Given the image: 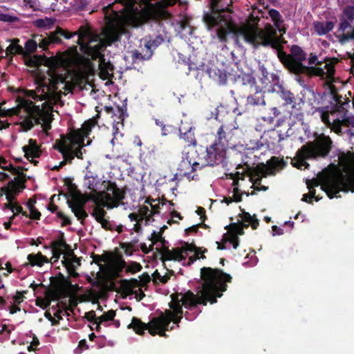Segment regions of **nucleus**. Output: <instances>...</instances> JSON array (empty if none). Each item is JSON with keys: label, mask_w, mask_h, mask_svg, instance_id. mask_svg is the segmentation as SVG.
<instances>
[{"label": "nucleus", "mask_w": 354, "mask_h": 354, "mask_svg": "<svg viewBox=\"0 0 354 354\" xmlns=\"http://www.w3.org/2000/svg\"><path fill=\"white\" fill-rule=\"evenodd\" d=\"M201 277L203 280L201 288L195 295L188 290L185 293L177 294L173 297L177 308L172 310H181L205 305L207 302L213 304L217 297L222 296V292L227 289L226 282H231L232 277L217 268L204 267L201 269Z\"/></svg>", "instance_id": "1"}, {"label": "nucleus", "mask_w": 354, "mask_h": 354, "mask_svg": "<svg viewBox=\"0 0 354 354\" xmlns=\"http://www.w3.org/2000/svg\"><path fill=\"white\" fill-rule=\"evenodd\" d=\"M178 1L160 0L157 3V7L146 15L144 23L149 27L150 33L145 44V48L151 50L153 53L160 45L169 41V36L162 20L168 19L171 17L166 8L174 5Z\"/></svg>", "instance_id": "2"}, {"label": "nucleus", "mask_w": 354, "mask_h": 354, "mask_svg": "<svg viewBox=\"0 0 354 354\" xmlns=\"http://www.w3.org/2000/svg\"><path fill=\"white\" fill-rule=\"evenodd\" d=\"M306 53L297 45H292L290 54H286L282 50L278 51V57L284 66L292 73L299 75L304 73L308 76H318L322 79L330 81L335 74V68L330 64H326L324 68L307 66L302 64L306 59Z\"/></svg>", "instance_id": "3"}, {"label": "nucleus", "mask_w": 354, "mask_h": 354, "mask_svg": "<svg viewBox=\"0 0 354 354\" xmlns=\"http://www.w3.org/2000/svg\"><path fill=\"white\" fill-rule=\"evenodd\" d=\"M184 311H160L158 316L150 319L148 323H144L139 318L133 317L131 322L127 326L139 335H143L145 330L155 336L158 335L160 337H166V331L171 330L174 324H177L183 315Z\"/></svg>", "instance_id": "4"}, {"label": "nucleus", "mask_w": 354, "mask_h": 354, "mask_svg": "<svg viewBox=\"0 0 354 354\" xmlns=\"http://www.w3.org/2000/svg\"><path fill=\"white\" fill-rule=\"evenodd\" d=\"M50 85L46 83L40 84L34 91L32 96L35 100H46V102L42 104V109H52L51 106L47 107V103L50 104H59L60 106L64 105L62 100V95L67 93H73L74 84L70 82H67L62 75H54L48 80Z\"/></svg>", "instance_id": "5"}, {"label": "nucleus", "mask_w": 354, "mask_h": 354, "mask_svg": "<svg viewBox=\"0 0 354 354\" xmlns=\"http://www.w3.org/2000/svg\"><path fill=\"white\" fill-rule=\"evenodd\" d=\"M334 100L335 104L326 107V111H324V108L318 109L321 113L322 120L337 133L342 132V127L354 129V115L349 113L346 108V106H349L350 101H343L342 97L339 95H335Z\"/></svg>", "instance_id": "6"}, {"label": "nucleus", "mask_w": 354, "mask_h": 354, "mask_svg": "<svg viewBox=\"0 0 354 354\" xmlns=\"http://www.w3.org/2000/svg\"><path fill=\"white\" fill-rule=\"evenodd\" d=\"M75 35V33H71L57 27L55 31L50 32L46 37H41V36L38 39V44L35 40H27L25 43V53L22 55L26 59L27 64L31 66H38L41 64L50 65V61L45 55H34L31 57L30 54L36 50L37 46L43 50H46L50 45L61 43V37L71 39Z\"/></svg>", "instance_id": "7"}, {"label": "nucleus", "mask_w": 354, "mask_h": 354, "mask_svg": "<svg viewBox=\"0 0 354 354\" xmlns=\"http://www.w3.org/2000/svg\"><path fill=\"white\" fill-rule=\"evenodd\" d=\"M235 34L236 42L242 39L255 48L263 46L278 49L279 46L277 30L270 24L266 25L264 28L251 25L243 26L236 30Z\"/></svg>", "instance_id": "8"}, {"label": "nucleus", "mask_w": 354, "mask_h": 354, "mask_svg": "<svg viewBox=\"0 0 354 354\" xmlns=\"http://www.w3.org/2000/svg\"><path fill=\"white\" fill-rule=\"evenodd\" d=\"M127 32V30L123 26L118 25L104 32V38L102 39L100 35L93 33L91 30L82 28L78 32V39L81 40L79 44L85 46L88 50L98 53L103 50L106 46L120 41L121 36Z\"/></svg>", "instance_id": "9"}, {"label": "nucleus", "mask_w": 354, "mask_h": 354, "mask_svg": "<svg viewBox=\"0 0 354 354\" xmlns=\"http://www.w3.org/2000/svg\"><path fill=\"white\" fill-rule=\"evenodd\" d=\"M332 145L331 139L324 135L313 142H308L297 151L295 157L292 160V166L300 169H302V167L308 169L309 164L306 160L325 158L330 153Z\"/></svg>", "instance_id": "10"}, {"label": "nucleus", "mask_w": 354, "mask_h": 354, "mask_svg": "<svg viewBox=\"0 0 354 354\" xmlns=\"http://www.w3.org/2000/svg\"><path fill=\"white\" fill-rule=\"evenodd\" d=\"M322 187L330 198L337 197V194L340 191L354 192V171L330 174L324 179Z\"/></svg>", "instance_id": "11"}, {"label": "nucleus", "mask_w": 354, "mask_h": 354, "mask_svg": "<svg viewBox=\"0 0 354 354\" xmlns=\"http://www.w3.org/2000/svg\"><path fill=\"white\" fill-rule=\"evenodd\" d=\"M152 235L154 236L153 238L158 241L159 240L162 243V250L160 253L162 254V260L164 261L165 260H175L178 261H181L186 259V256L188 254L187 252H194L195 254L189 258L187 266H190L192 264L196 259H199V254L201 252V248L196 246L194 244H189L188 243H185V245L181 248H178L174 250H171L168 247L165 245L167 242L162 238L161 236L156 234V232H153Z\"/></svg>", "instance_id": "12"}, {"label": "nucleus", "mask_w": 354, "mask_h": 354, "mask_svg": "<svg viewBox=\"0 0 354 354\" xmlns=\"http://www.w3.org/2000/svg\"><path fill=\"white\" fill-rule=\"evenodd\" d=\"M86 186L95 193L98 194L99 197H104L109 203L106 205L108 208H113L118 207L120 202L124 198L125 192L118 187L115 183L110 181H103L104 191L97 192V180L93 176H85Z\"/></svg>", "instance_id": "13"}, {"label": "nucleus", "mask_w": 354, "mask_h": 354, "mask_svg": "<svg viewBox=\"0 0 354 354\" xmlns=\"http://www.w3.org/2000/svg\"><path fill=\"white\" fill-rule=\"evenodd\" d=\"M72 288L71 283L66 281L64 286L60 288L57 292H53L50 290L45 288L44 294L46 299L41 300L37 299V305L41 308H46L50 306V300L59 295L65 299V302L68 301L69 306V307H65L62 310H73L72 308L76 307L78 303L82 302V300L79 297L71 294V289Z\"/></svg>", "instance_id": "14"}, {"label": "nucleus", "mask_w": 354, "mask_h": 354, "mask_svg": "<svg viewBox=\"0 0 354 354\" xmlns=\"http://www.w3.org/2000/svg\"><path fill=\"white\" fill-rule=\"evenodd\" d=\"M52 109H40L39 106L30 105L27 108V117L21 122V126L24 131L30 130L34 124L44 122L46 130L50 129L52 118Z\"/></svg>", "instance_id": "15"}, {"label": "nucleus", "mask_w": 354, "mask_h": 354, "mask_svg": "<svg viewBox=\"0 0 354 354\" xmlns=\"http://www.w3.org/2000/svg\"><path fill=\"white\" fill-rule=\"evenodd\" d=\"M88 201H93L96 203L97 198L83 194L79 190L74 192L71 200H67L68 207L79 220H83L88 216V214L84 210V206Z\"/></svg>", "instance_id": "16"}, {"label": "nucleus", "mask_w": 354, "mask_h": 354, "mask_svg": "<svg viewBox=\"0 0 354 354\" xmlns=\"http://www.w3.org/2000/svg\"><path fill=\"white\" fill-rule=\"evenodd\" d=\"M4 170H9L12 174L17 175V177L15 178L14 180H11L8 182L6 187H3L0 189L1 192H11L14 195L17 196L25 188L26 176L21 171L23 169L21 167H15L12 165H9L8 167H1Z\"/></svg>", "instance_id": "17"}, {"label": "nucleus", "mask_w": 354, "mask_h": 354, "mask_svg": "<svg viewBox=\"0 0 354 354\" xmlns=\"http://www.w3.org/2000/svg\"><path fill=\"white\" fill-rule=\"evenodd\" d=\"M205 157L207 165L214 166L223 162L225 158L226 147L224 145L214 142L207 148Z\"/></svg>", "instance_id": "18"}, {"label": "nucleus", "mask_w": 354, "mask_h": 354, "mask_svg": "<svg viewBox=\"0 0 354 354\" xmlns=\"http://www.w3.org/2000/svg\"><path fill=\"white\" fill-rule=\"evenodd\" d=\"M220 0H210V13H205L203 16V20L207 26H217L219 23H221L223 26L227 25V19H221V12H224L223 8L219 7Z\"/></svg>", "instance_id": "19"}, {"label": "nucleus", "mask_w": 354, "mask_h": 354, "mask_svg": "<svg viewBox=\"0 0 354 354\" xmlns=\"http://www.w3.org/2000/svg\"><path fill=\"white\" fill-rule=\"evenodd\" d=\"M239 98L245 100V105L248 106H265L266 104L265 91L259 85L253 88L250 92L239 97Z\"/></svg>", "instance_id": "20"}, {"label": "nucleus", "mask_w": 354, "mask_h": 354, "mask_svg": "<svg viewBox=\"0 0 354 354\" xmlns=\"http://www.w3.org/2000/svg\"><path fill=\"white\" fill-rule=\"evenodd\" d=\"M268 92L276 93L283 101L284 105L292 104L295 106V99L292 93L283 85V82L280 80L273 86H270Z\"/></svg>", "instance_id": "21"}, {"label": "nucleus", "mask_w": 354, "mask_h": 354, "mask_svg": "<svg viewBox=\"0 0 354 354\" xmlns=\"http://www.w3.org/2000/svg\"><path fill=\"white\" fill-rule=\"evenodd\" d=\"M237 94L239 97L250 92L253 88L258 86L255 77L250 73H243L237 77Z\"/></svg>", "instance_id": "22"}, {"label": "nucleus", "mask_w": 354, "mask_h": 354, "mask_svg": "<svg viewBox=\"0 0 354 354\" xmlns=\"http://www.w3.org/2000/svg\"><path fill=\"white\" fill-rule=\"evenodd\" d=\"M335 36L341 44L354 40V23L339 22Z\"/></svg>", "instance_id": "23"}, {"label": "nucleus", "mask_w": 354, "mask_h": 354, "mask_svg": "<svg viewBox=\"0 0 354 354\" xmlns=\"http://www.w3.org/2000/svg\"><path fill=\"white\" fill-rule=\"evenodd\" d=\"M70 145H62L58 147L57 149L62 154L64 160L62 161L58 166H55L53 169H59L62 167L66 165V162L71 163L72 160L74 158L75 155L73 153V147L76 145H79V142L76 138H71Z\"/></svg>", "instance_id": "24"}, {"label": "nucleus", "mask_w": 354, "mask_h": 354, "mask_svg": "<svg viewBox=\"0 0 354 354\" xmlns=\"http://www.w3.org/2000/svg\"><path fill=\"white\" fill-rule=\"evenodd\" d=\"M258 68L261 73L260 82L262 84L268 85L270 84L271 86L274 85L281 80L280 77L277 73H270L268 71V66L265 62L258 61Z\"/></svg>", "instance_id": "25"}, {"label": "nucleus", "mask_w": 354, "mask_h": 354, "mask_svg": "<svg viewBox=\"0 0 354 354\" xmlns=\"http://www.w3.org/2000/svg\"><path fill=\"white\" fill-rule=\"evenodd\" d=\"M62 249L69 250L68 260L70 261V266L75 268V264L80 265V259L74 254L73 252L70 250L68 245L64 241H57L53 243V255L56 259H59L62 254Z\"/></svg>", "instance_id": "26"}, {"label": "nucleus", "mask_w": 354, "mask_h": 354, "mask_svg": "<svg viewBox=\"0 0 354 354\" xmlns=\"http://www.w3.org/2000/svg\"><path fill=\"white\" fill-rule=\"evenodd\" d=\"M122 286L129 295H134L138 301H140L145 296L140 288V281L136 279L123 280Z\"/></svg>", "instance_id": "27"}, {"label": "nucleus", "mask_w": 354, "mask_h": 354, "mask_svg": "<svg viewBox=\"0 0 354 354\" xmlns=\"http://www.w3.org/2000/svg\"><path fill=\"white\" fill-rule=\"evenodd\" d=\"M134 6L133 0H117L111 5V9L117 15H126L133 11Z\"/></svg>", "instance_id": "28"}, {"label": "nucleus", "mask_w": 354, "mask_h": 354, "mask_svg": "<svg viewBox=\"0 0 354 354\" xmlns=\"http://www.w3.org/2000/svg\"><path fill=\"white\" fill-rule=\"evenodd\" d=\"M230 4H227V6H229ZM219 7L221 8H223L224 9V12H221V15H223V17H221V19H226L227 20V25L226 26H223L221 24V23H219L217 26H207V27L209 28H217L216 30V34L218 37V38L220 39L221 41H225L227 40V29L229 27V19H228V15H226V13H229L231 12V10H230V8H228L227 7H225V8H223V6H220Z\"/></svg>", "instance_id": "29"}, {"label": "nucleus", "mask_w": 354, "mask_h": 354, "mask_svg": "<svg viewBox=\"0 0 354 354\" xmlns=\"http://www.w3.org/2000/svg\"><path fill=\"white\" fill-rule=\"evenodd\" d=\"M106 212L101 207H95L91 215L95 217V220L100 223L103 228L106 230H113L115 227V224L106 220L104 216Z\"/></svg>", "instance_id": "30"}, {"label": "nucleus", "mask_w": 354, "mask_h": 354, "mask_svg": "<svg viewBox=\"0 0 354 354\" xmlns=\"http://www.w3.org/2000/svg\"><path fill=\"white\" fill-rule=\"evenodd\" d=\"M53 312V313H51V311H45L44 313V316L51 322L52 325L59 324L60 321L64 319V317H66L67 320H68V317L70 316L68 311Z\"/></svg>", "instance_id": "31"}, {"label": "nucleus", "mask_w": 354, "mask_h": 354, "mask_svg": "<svg viewBox=\"0 0 354 354\" xmlns=\"http://www.w3.org/2000/svg\"><path fill=\"white\" fill-rule=\"evenodd\" d=\"M23 150L27 159L37 158L40 156L41 151L39 150L36 142L32 139L29 140V145L24 146Z\"/></svg>", "instance_id": "32"}, {"label": "nucleus", "mask_w": 354, "mask_h": 354, "mask_svg": "<svg viewBox=\"0 0 354 354\" xmlns=\"http://www.w3.org/2000/svg\"><path fill=\"white\" fill-rule=\"evenodd\" d=\"M268 15L278 30L281 32H286V28L283 26V19L279 12L275 9H270L268 11Z\"/></svg>", "instance_id": "33"}, {"label": "nucleus", "mask_w": 354, "mask_h": 354, "mask_svg": "<svg viewBox=\"0 0 354 354\" xmlns=\"http://www.w3.org/2000/svg\"><path fill=\"white\" fill-rule=\"evenodd\" d=\"M315 32L319 35H326L334 27V23L330 21H316L313 24Z\"/></svg>", "instance_id": "34"}, {"label": "nucleus", "mask_w": 354, "mask_h": 354, "mask_svg": "<svg viewBox=\"0 0 354 354\" xmlns=\"http://www.w3.org/2000/svg\"><path fill=\"white\" fill-rule=\"evenodd\" d=\"M27 259L29 261V262L25 263V266H27L28 265H30L31 266H42L44 263L48 262L47 257L43 256L40 252L37 254H30L28 255Z\"/></svg>", "instance_id": "35"}, {"label": "nucleus", "mask_w": 354, "mask_h": 354, "mask_svg": "<svg viewBox=\"0 0 354 354\" xmlns=\"http://www.w3.org/2000/svg\"><path fill=\"white\" fill-rule=\"evenodd\" d=\"M145 51L142 50V52H140L138 50H133L131 51V56L133 61L135 62L136 61H145L149 60L151 58L153 53L151 50L148 48H145Z\"/></svg>", "instance_id": "36"}, {"label": "nucleus", "mask_w": 354, "mask_h": 354, "mask_svg": "<svg viewBox=\"0 0 354 354\" xmlns=\"http://www.w3.org/2000/svg\"><path fill=\"white\" fill-rule=\"evenodd\" d=\"M104 313L100 317H97V321L93 322V324L96 325V330H98L100 325L104 322L113 320L115 316L116 311H104Z\"/></svg>", "instance_id": "37"}, {"label": "nucleus", "mask_w": 354, "mask_h": 354, "mask_svg": "<svg viewBox=\"0 0 354 354\" xmlns=\"http://www.w3.org/2000/svg\"><path fill=\"white\" fill-rule=\"evenodd\" d=\"M19 41V39H14L12 41V44L6 49L7 53L24 55L25 53L24 48L18 44Z\"/></svg>", "instance_id": "38"}, {"label": "nucleus", "mask_w": 354, "mask_h": 354, "mask_svg": "<svg viewBox=\"0 0 354 354\" xmlns=\"http://www.w3.org/2000/svg\"><path fill=\"white\" fill-rule=\"evenodd\" d=\"M339 20L340 22L354 23V6H346Z\"/></svg>", "instance_id": "39"}, {"label": "nucleus", "mask_w": 354, "mask_h": 354, "mask_svg": "<svg viewBox=\"0 0 354 354\" xmlns=\"http://www.w3.org/2000/svg\"><path fill=\"white\" fill-rule=\"evenodd\" d=\"M100 69L101 73L106 77H108L110 75V72H113L114 70V66L110 62H106L104 57L100 58Z\"/></svg>", "instance_id": "40"}, {"label": "nucleus", "mask_w": 354, "mask_h": 354, "mask_svg": "<svg viewBox=\"0 0 354 354\" xmlns=\"http://www.w3.org/2000/svg\"><path fill=\"white\" fill-rule=\"evenodd\" d=\"M118 266L120 267V271L126 268L127 272L132 273L138 272L142 269L141 265L136 262H131L129 266H127L124 261H120Z\"/></svg>", "instance_id": "41"}, {"label": "nucleus", "mask_w": 354, "mask_h": 354, "mask_svg": "<svg viewBox=\"0 0 354 354\" xmlns=\"http://www.w3.org/2000/svg\"><path fill=\"white\" fill-rule=\"evenodd\" d=\"M270 134H272L275 137H277V143L284 140L287 138L290 137L292 134L291 125L289 124V128L287 131L284 133L281 131H276L274 129L270 131Z\"/></svg>", "instance_id": "42"}, {"label": "nucleus", "mask_w": 354, "mask_h": 354, "mask_svg": "<svg viewBox=\"0 0 354 354\" xmlns=\"http://www.w3.org/2000/svg\"><path fill=\"white\" fill-rule=\"evenodd\" d=\"M270 134H272L275 137H277V143L284 140L287 138L290 137L292 134L291 125L289 124V128L287 131L284 133L281 131H276L274 129L270 131Z\"/></svg>", "instance_id": "43"}, {"label": "nucleus", "mask_w": 354, "mask_h": 354, "mask_svg": "<svg viewBox=\"0 0 354 354\" xmlns=\"http://www.w3.org/2000/svg\"><path fill=\"white\" fill-rule=\"evenodd\" d=\"M181 138L184 139L188 145H196V141L194 138V135L193 131H192V127L189 128L188 131L185 133H182L180 131Z\"/></svg>", "instance_id": "44"}, {"label": "nucleus", "mask_w": 354, "mask_h": 354, "mask_svg": "<svg viewBox=\"0 0 354 354\" xmlns=\"http://www.w3.org/2000/svg\"><path fill=\"white\" fill-rule=\"evenodd\" d=\"M144 212L142 213V215L140 218V219L138 218V215L135 213H131L129 215V218L131 221H140V220L143 219V217L145 216L147 220L150 219V217L151 216L152 212L147 207H145Z\"/></svg>", "instance_id": "45"}, {"label": "nucleus", "mask_w": 354, "mask_h": 354, "mask_svg": "<svg viewBox=\"0 0 354 354\" xmlns=\"http://www.w3.org/2000/svg\"><path fill=\"white\" fill-rule=\"evenodd\" d=\"M224 125H221V127L218 129L217 135L218 138L217 141L215 142H217L219 145H224V146L227 147V140H226V135L225 131H224Z\"/></svg>", "instance_id": "46"}, {"label": "nucleus", "mask_w": 354, "mask_h": 354, "mask_svg": "<svg viewBox=\"0 0 354 354\" xmlns=\"http://www.w3.org/2000/svg\"><path fill=\"white\" fill-rule=\"evenodd\" d=\"M71 4L75 9L83 10L87 8L89 2L87 0H73Z\"/></svg>", "instance_id": "47"}, {"label": "nucleus", "mask_w": 354, "mask_h": 354, "mask_svg": "<svg viewBox=\"0 0 354 354\" xmlns=\"http://www.w3.org/2000/svg\"><path fill=\"white\" fill-rule=\"evenodd\" d=\"M97 124L95 119H90L86 121L82 127V131L85 136H87L93 127Z\"/></svg>", "instance_id": "48"}, {"label": "nucleus", "mask_w": 354, "mask_h": 354, "mask_svg": "<svg viewBox=\"0 0 354 354\" xmlns=\"http://www.w3.org/2000/svg\"><path fill=\"white\" fill-rule=\"evenodd\" d=\"M12 299V301H10V304H13V306L10 307V310H20V308L17 307V304H19L23 301V296L17 292V295L14 296Z\"/></svg>", "instance_id": "49"}, {"label": "nucleus", "mask_w": 354, "mask_h": 354, "mask_svg": "<svg viewBox=\"0 0 354 354\" xmlns=\"http://www.w3.org/2000/svg\"><path fill=\"white\" fill-rule=\"evenodd\" d=\"M28 205L30 210V218L32 219H39L41 213L35 208L32 203L29 201Z\"/></svg>", "instance_id": "50"}, {"label": "nucleus", "mask_w": 354, "mask_h": 354, "mask_svg": "<svg viewBox=\"0 0 354 354\" xmlns=\"http://www.w3.org/2000/svg\"><path fill=\"white\" fill-rule=\"evenodd\" d=\"M244 219L246 222L251 224L253 229H256L259 225V220L254 216H252L250 214L245 213L244 214Z\"/></svg>", "instance_id": "51"}, {"label": "nucleus", "mask_w": 354, "mask_h": 354, "mask_svg": "<svg viewBox=\"0 0 354 354\" xmlns=\"http://www.w3.org/2000/svg\"><path fill=\"white\" fill-rule=\"evenodd\" d=\"M155 122H156V125L161 127L162 136H165L169 133V129L171 128V127H166V125L164 124L163 122L160 121L158 119H156Z\"/></svg>", "instance_id": "52"}, {"label": "nucleus", "mask_w": 354, "mask_h": 354, "mask_svg": "<svg viewBox=\"0 0 354 354\" xmlns=\"http://www.w3.org/2000/svg\"><path fill=\"white\" fill-rule=\"evenodd\" d=\"M88 348L86 339H82L79 342L78 347L75 350V354H80L82 350Z\"/></svg>", "instance_id": "53"}, {"label": "nucleus", "mask_w": 354, "mask_h": 354, "mask_svg": "<svg viewBox=\"0 0 354 354\" xmlns=\"http://www.w3.org/2000/svg\"><path fill=\"white\" fill-rule=\"evenodd\" d=\"M95 311H88L84 314V317L93 324V322L97 321V317L95 315Z\"/></svg>", "instance_id": "54"}, {"label": "nucleus", "mask_w": 354, "mask_h": 354, "mask_svg": "<svg viewBox=\"0 0 354 354\" xmlns=\"http://www.w3.org/2000/svg\"><path fill=\"white\" fill-rule=\"evenodd\" d=\"M308 65L311 66L315 64V66H321L322 62L318 61L317 57L315 55L310 54L308 61Z\"/></svg>", "instance_id": "55"}, {"label": "nucleus", "mask_w": 354, "mask_h": 354, "mask_svg": "<svg viewBox=\"0 0 354 354\" xmlns=\"http://www.w3.org/2000/svg\"><path fill=\"white\" fill-rule=\"evenodd\" d=\"M268 146L263 142L258 141L255 143V145L250 147L252 150H261V149H266Z\"/></svg>", "instance_id": "56"}, {"label": "nucleus", "mask_w": 354, "mask_h": 354, "mask_svg": "<svg viewBox=\"0 0 354 354\" xmlns=\"http://www.w3.org/2000/svg\"><path fill=\"white\" fill-rule=\"evenodd\" d=\"M248 226H249V224H244L241 226L235 225L234 230H235L236 234L238 235H243L244 234V231H243L244 227L247 228V227H248Z\"/></svg>", "instance_id": "57"}, {"label": "nucleus", "mask_w": 354, "mask_h": 354, "mask_svg": "<svg viewBox=\"0 0 354 354\" xmlns=\"http://www.w3.org/2000/svg\"><path fill=\"white\" fill-rule=\"evenodd\" d=\"M11 330L7 329L6 326L3 325V328L0 330V335L3 336V338H8Z\"/></svg>", "instance_id": "58"}, {"label": "nucleus", "mask_w": 354, "mask_h": 354, "mask_svg": "<svg viewBox=\"0 0 354 354\" xmlns=\"http://www.w3.org/2000/svg\"><path fill=\"white\" fill-rule=\"evenodd\" d=\"M15 19V17L10 16V15H6V14H1L0 15V20L1 21H14Z\"/></svg>", "instance_id": "59"}, {"label": "nucleus", "mask_w": 354, "mask_h": 354, "mask_svg": "<svg viewBox=\"0 0 354 354\" xmlns=\"http://www.w3.org/2000/svg\"><path fill=\"white\" fill-rule=\"evenodd\" d=\"M57 216L63 220V224H64V225L71 224L70 220L66 216H65L64 213H62V212H57Z\"/></svg>", "instance_id": "60"}, {"label": "nucleus", "mask_w": 354, "mask_h": 354, "mask_svg": "<svg viewBox=\"0 0 354 354\" xmlns=\"http://www.w3.org/2000/svg\"><path fill=\"white\" fill-rule=\"evenodd\" d=\"M3 192L6 194V200L11 203H14L13 202L15 200L16 196L14 195L13 194H12L11 192Z\"/></svg>", "instance_id": "61"}, {"label": "nucleus", "mask_w": 354, "mask_h": 354, "mask_svg": "<svg viewBox=\"0 0 354 354\" xmlns=\"http://www.w3.org/2000/svg\"><path fill=\"white\" fill-rule=\"evenodd\" d=\"M14 212L16 210L17 214L21 213L23 215L28 216L27 213L23 211V208L21 206L18 205L17 203H14Z\"/></svg>", "instance_id": "62"}, {"label": "nucleus", "mask_w": 354, "mask_h": 354, "mask_svg": "<svg viewBox=\"0 0 354 354\" xmlns=\"http://www.w3.org/2000/svg\"><path fill=\"white\" fill-rule=\"evenodd\" d=\"M272 231L274 232L273 235H275V234L281 235V234H283V230L277 225H273L272 227Z\"/></svg>", "instance_id": "63"}, {"label": "nucleus", "mask_w": 354, "mask_h": 354, "mask_svg": "<svg viewBox=\"0 0 354 354\" xmlns=\"http://www.w3.org/2000/svg\"><path fill=\"white\" fill-rule=\"evenodd\" d=\"M230 241L233 244V248L236 249L239 245V239L236 236H232Z\"/></svg>", "instance_id": "64"}]
</instances>
